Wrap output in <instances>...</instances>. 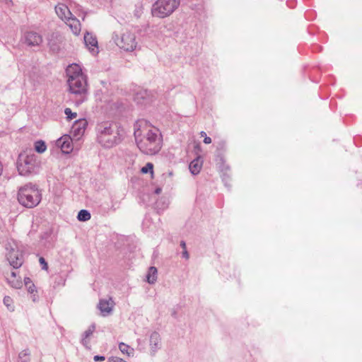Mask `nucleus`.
Masks as SVG:
<instances>
[{"label":"nucleus","instance_id":"obj_19","mask_svg":"<svg viewBox=\"0 0 362 362\" xmlns=\"http://www.w3.org/2000/svg\"><path fill=\"white\" fill-rule=\"evenodd\" d=\"M119 349L128 357L133 356L134 354V349L127 344L121 342L119 344Z\"/></svg>","mask_w":362,"mask_h":362},{"label":"nucleus","instance_id":"obj_27","mask_svg":"<svg viewBox=\"0 0 362 362\" xmlns=\"http://www.w3.org/2000/svg\"><path fill=\"white\" fill-rule=\"evenodd\" d=\"M29 355L30 353L28 350H23L21 352H20L18 357L21 360V362L25 359H27L28 361H29Z\"/></svg>","mask_w":362,"mask_h":362},{"label":"nucleus","instance_id":"obj_38","mask_svg":"<svg viewBox=\"0 0 362 362\" xmlns=\"http://www.w3.org/2000/svg\"><path fill=\"white\" fill-rule=\"evenodd\" d=\"M161 191H162L161 188L158 187V188H156V189H155V193H156V194H159L161 192Z\"/></svg>","mask_w":362,"mask_h":362},{"label":"nucleus","instance_id":"obj_35","mask_svg":"<svg viewBox=\"0 0 362 362\" xmlns=\"http://www.w3.org/2000/svg\"><path fill=\"white\" fill-rule=\"evenodd\" d=\"M24 283H25V286H27L30 285V283H33V282L31 281L30 278L26 277L24 279Z\"/></svg>","mask_w":362,"mask_h":362},{"label":"nucleus","instance_id":"obj_40","mask_svg":"<svg viewBox=\"0 0 362 362\" xmlns=\"http://www.w3.org/2000/svg\"><path fill=\"white\" fill-rule=\"evenodd\" d=\"M20 284H21V283L18 281L16 284L13 285V286L15 287V288H18Z\"/></svg>","mask_w":362,"mask_h":362},{"label":"nucleus","instance_id":"obj_7","mask_svg":"<svg viewBox=\"0 0 362 362\" xmlns=\"http://www.w3.org/2000/svg\"><path fill=\"white\" fill-rule=\"evenodd\" d=\"M38 168L37 157L34 155L21 153L17 161V168L20 175H28L35 173Z\"/></svg>","mask_w":362,"mask_h":362},{"label":"nucleus","instance_id":"obj_44","mask_svg":"<svg viewBox=\"0 0 362 362\" xmlns=\"http://www.w3.org/2000/svg\"><path fill=\"white\" fill-rule=\"evenodd\" d=\"M22 362H28L27 359L23 360Z\"/></svg>","mask_w":362,"mask_h":362},{"label":"nucleus","instance_id":"obj_23","mask_svg":"<svg viewBox=\"0 0 362 362\" xmlns=\"http://www.w3.org/2000/svg\"><path fill=\"white\" fill-rule=\"evenodd\" d=\"M4 304L6 306L7 309L11 311V312H13L14 311V306H13V300L11 297L9 296H5L4 298Z\"/></svg>","mask_w":362,"mask_h":362},{"label":"nucleus","instance_id":"obj_2","mask_svg":"<svg viewBox=\"0 0 362 362\" xmlns=\"http://www.w3.org/2000/svg\"><path fill=\"white\" fill-rule=\"evenodd\" d=\"M69 92L77 99L76 105L83 103L87 99V76L78 64H71L66 69Z\"/></svg>","mask_w":362,"mask_h":362},{"label":"nucleus","instance_id":"obj_11","mask_svg":"<svg viewBox=\"0 0 362 362\" xmlns=\"http://www.w3.org/2000/svg\"><path fill=\"white\" fill-rule=\"evenodd\" d=\"M114 305L115 303L112 298H109L108 299L100 300L98 308L100 310L101 315L105 317L112 313Z\"/></svg>","mask_w":362,"mask_h":362},{"label":"nucleus","instance_id":"obj_5","mask_svg":"<svg viewBox=\"0 0 362 362\" xmlns=\"http://www.w3.org/2000/svg\"><path fill=\"white\" fill-rule=\"evenodd\" d=\"M112 39L117 46L126 52L134 51L138 44L135 34L129 30H125L120 34L115 32Z\"/></svg>","mask_w":362,"mask_h":362},{"label":"nucleus","instance_id":"obj_30","mask_svg":"<svg viewBox=\"0 0 362 362\" xmlns=\"http://www.w3.org/2000/svg\"><path fill=\"white\" fill-rule=\"evenodd\" d=\"M39 261L42 265V268L45 270L47 269V263L46 262L45 259L43 257H40Z\"/></svg>","mask_w":362,"mask_h":362},{"label":"nucleus","instance_id":"obj_39","mask_svg":"<svg viewBox=\"0 0 362 362\" xmlns=\"http://www.w3.org/2000/svg\"><path fill=\"white\" fill-rule=\"evenodd\" d=\"M200 135H201V136H202V137H205V136L206 135V132H205L202 131V132H200Z\"/></svg>","mask_w":362,"mask_h":362},{"label":"nucleus","instance_id":"obj_26","mask_svg":"<svg viewBox=\"0 0 362 362\" xmlns=\"http://www.w3.org/2000/svg\"><path fill=\"white\" fill-rule=\"evenodd\" d=\"M64 114L66 116L67 119L71 120L73 119H75L77 117L76 112H73L71 110L69 107L65 108L64 110Z\"/></svg>","mask_w":362,"mask_h":362},{"label":"nucleus","instance_id":"obj_8","mask_svg":"<svg viewBox=\"0 0 362 362\" xmlns=\"http://www.w3.org/2000/svg\"><path fill=\"white\" fill-rule=\"evenodd\" d=\"M6 258L11 266L19 268L23 264V255L15 243H8L6 247Z\"/></svg>","mask_w":362,"mask_h":362},{"label":"nucleus","instance_id":"obj_22","mask_svg":"<svg viewBox=\"0 0 362 362\" xmlns=\"http://www.w3.org/2000/svg\"><path fill=\"white\" fill-rule=\"evenodd\" d=\"M91 218L90 214L85 209L81 210L77 216V218L80 221H86L90 220Z\"/></svg>","mask_w":362,"mask_h":362},{"label":"nucleus","instance_id":"obj_37","mask_svg":"<svg viewBox=\"0 0 362 362\" xmlns=\"http://www.w3.org/2000/svg\"><path fill=\"white\" fill-rule=\"evenodd\" d=\"M33 301L35 302L37 300V296L35 293H33L31 296Z\"/></svg>","mask_w":362,"mask_h":362},{"label":"nucleus","instance_id":"obj_24","mask_svg":"<svg viewBox=\"0 0 362 362\" xmlns=\"http://www.w3.org/2000/svg\"><path fill=\"white\" fill-rule=\"evenodd\" d=\"M95 330V325L94 324L88 327V328L83 332L82 337L90 338Z\"/></svg>","mask_w":362,"mask_h":362},{"label":"nucleus","instance_id":"obj_4","mask_svg":"<svg viewBox=\"0 0 362 362\" xmlns=\"http://www.w3.org/2000/svg\"><path fill=\"white\" fill-rule=\"evenodd\" d=\"M41 198V193L35 185L28 183L18 189V201L25 207L36 206L40 202Z\"/></svg>","mask_w":362,"mask_h":362},{"label":"nucleus","instance_id":"obj_18","mask_svg":"<svg viewBox=\"0 0 362 362\" xmlns=\"http://www.w3.org/2000/svg\"><path fill=\"white\" fill-rule=\"evenodd\" d=\"M157 269L155 267H151L146 275L147 282L150 284H154L157 280Z\"/></svg>","mask_w":362,"mask_h":362},{"label":"nucleus","instance_id":"obj_17","mask_svg":"<svg viewBox=\"0 0 362 362\" xmlns=\"http://www.w3.org/2000/svg\"><path fill=\"white\" fill-rule=\"evenodd\" d=\"M202 167V161L200 158L194 159L189 164V168L192 174L197 175Z\"/></svg>","mask_w":362,"mask_h":362},{"label":"nucleus","instance_id":"obj_21","mask_svg":"<svg viewBox=\"0 0 362 362\" xmlns=\"http://www.w3.org/2000/svg\"><path fill=\"white\" fill-rule=\"evenodd\" d=\"M35 150L39 153H44L47 149V146L42 140H38L35 142L34 144Z\"/></svg>","mask_w":362,"mask_h":362},{"label":"nucleus","instance_id":"obj_36","mask_svg":"<svg viewBox=\"0 0 362 362\" xmlns=\"http://www.w3.org/2000/svg\"><path fill=\"white\" fill-rule=\"evenodd\" d=\"M180 247L183 249V250L187 249L186 243L184 240L180 242Z\"/></svg>","mask_w":362,"mask_h":362},{"label":"nucleus","instance_id":"obj_32","mask_svg":"<svg viewBox=\"0 0 362 362\" xmlns=\"http://www.w3.org/2000/svg\"><path fill=\"white\" fill-rule=\"evenodd\" d=\"M95 361H105V358L103 356H95L93 358Z\"/></svg>","mask_w":362,"mask_h":362},{"label":"nucleus","instance_id":"obj_12","mask_svg":"<svg viewBox=\"0 0 362 362\" xmlns=\"http://www.w3.org/2000/svg\"><path fill=\"white\" fill-rule=\"evenodd\" d=\"M57 146L63 153H69L73 149L72 139L68 135H64L57 141Z\"/></svg>","mask_w":362,"mask_h":362},{"label":"nucleus","instance_id":"obj_28","mask_svg":"<svg viewBox=\"0 0 362 362\" xmlns=\"http://www.w3.org/2000/svg\"><path fill=\"white\" fill-rule=\"evenodd\" d=\"M81 343L86 349H90L89 338L82 337Z\"/></svg>","mask_w":362,"mask_h":362},{"label":"nucleus","instance_id":"obj_31","mask_svg":"<svg viewBox=\"0 0 362 362\" xmlns=\"http://www.w3.org/2000/svg\"><path fill=\"white\" fill-rule=\"evenodd\" d=\"M109 362H127L119 357H112L109 359Z\"/></svg>","mask_w":362,"mask_h":362},{"label":"nucleus","instance_id":"obj_14","mask_svg":"<svg viewBox=\"0 0 362 362\" xmlns=\"http://www.w3.org/2000/svg\"><path fill=\"white\" fill-rule=\"evenodd\" d=\"M55 11L57 16L63 21H66L72 14L67 6L63 4H59L55 6Z\"/></svg>","mask_w":362,"mask_h":362},{"label":"nucleus","instance_id":"obj_3","mask_svg":"<svg viewBox=\"0 0 362 362\" xmlns=\"http://www.w3.org/2000/svg\"><path fill=\"white\" fill-rule=\"evenodd\" d=\"M95 133L96 141L104 148H112L122 141L117 125L110 122L98 123L95 127Z\"/></svg>","mask_w":362,"mask_h":362},{"label":"nucleus","instance_id":"obj_41","mask_svg":"<svg viewBox=\"0 0 362 362\" xmlns=\"http://www.w3.org/2000/svg\"><path fill=\"white\" fill-rule=\"evenodd\" d=\"M2 170H3L2 165H1V163H0V175L2 173Z\"/></svg>","mask_w":362,"mask_h":362},{"label":"nucleus","instance_id":"obj_34","mask_svg":"<svg viewBox=\"0 0 362 362\" xmlns=\"http://www.w3.org/2000/svg\"><path fill=\"white\" fill-rule=\"evenodd\" d=\"M204 143L206 144H211V139L206 135L204 139Z\"/></svg>","mask_w":362,"mask_h":362},{"label":"nucleus","instance_id":"obj_42","mask_svg":"<svg viewBox=\"0 0 362 362\" xmlns=\"http://www.w3.org/2000/svg\"><path fill=\"white\" fill-rule=\"evenodd\" d=\"M11 276L15 277L16 276V273L14 272H11Z\"/></svg>","mask_w":362,"mask_h":362},{"label":"nucleus","instance_id":"obj_9","mask_svg":"<svg viewBox=\"0 0 362 362\" xmlns=\"http://www.w3.org/2000/svg\"><path fill=\"white\" fill-rule=\"evenodd\" d=\"M23 41L28 46H38L42 42V37L35 31L25 32Z\"/></svg>","mask_w":362,"mask_h":362},{"label":"nucleus","instance_id":"obj_29","mask_svg":"<svg viewBox=\"0 0 362 362\" xmlns=\"http://www.w3.org/2000/svg\"><path fill=\"white\" fill-rule=\"evenodd\" d=\"M26 288H27L28 291L30 294H33L35 292L36 293L35 286L34 284L30 283V284L27 286Z\"/></svg>","mask_w":362,"mask_h":362},{"label":"nucleus","instance_id":"obj_33","mask_svg":"<svg viewBox=\"0 0 362 362\" xmlns=\"http://www.w3.org/2000/svg\"><path fill=\"white\" fill-rule=\"evenodd\" d=\"M182 256L183 258H185L186 259H188L189 258V253H188L187 249L183 250Z\"/></svg>","mask_w":362,"mask_h":362},{"label":"nucleus","instance_id":"obj_13","mask_svg":"<svg viewBox=\"0 0 362 362\" xmlns=\"http://www.w3.org/2000/svg\"><path fill=\"white\" fill-rule=\"evenodd\" d=\"M160 336L158 332H153L150 336V347L153 355H154L156 352L160 349Z\"/></svg>","mask_w":362,"mask_h":362},{"label":"nucleus","instance_id":"obj_6","mask_svg":"<svg viewBox=\"0 0 362 362\" xmlns=\"http://www.w3.org/2000/svg\"><path fill=\"white\" fill-rule=\"evenodd\" d=\"M180 0H158L152 8V14L158 18L170 16L179 6Z\"/></svg>","mask_w":362,"mask_h":362},{"label":"nucleus","instance_id":"obj_10","mask_svg":"<svg viewBox=\"0 0 362 362\" xmlns=\"http://www.w3.org/2000/svg\"><path fill=\"white\" fill-rule=\"evenodd\" d=\"M87 125L88 122L85 119H81L74 122L71 127V133L76 139H78L83 135Z\"/></svg>","mask_w":362,"mask_h":362},{"label":"nucleus","instance_id":"obj_1","mask_svg":"<svg viewBox=\"0 0 362 362\" xmlns=\"http://www.w3.org/2000/svg\"><path fill=\"white\" fill-rule=\"evenodd\" d=\"M134 135L137 147L144 154L156 155L163 147L160 130L146 120H139L134 124Z\"/></svg>","mask_w":362,"mask_h":362},{"label":"nucleus","instance_id":"obj_20","mask_svg":"<svg viewBox=\"0 0 362 362\" xmlns=\"http://www.w3.org/2000/svg\"><path fill=\"white\" fill-rule=\"evenodd\" d=\"M148 97V93L146 90L137 92L134 96V100L137 103H144Z\"/></svg>","mask_w":362,"mask_h":362},{"label":"nucleus","instance_id":"obj_43","mask_svg":"<svg viewBox=\"0 0 362 362\" xmlns=\"http://www.w3.org/2000/svg\"><path fill=\"white\" fill-rule=\"evenodd\" d=\"M5 3L8 4V2H11V0H4Z\"/></svg>","mask_w":362,"mask_h":362},{"label":"nucleus","instance_id":"obj_25","mask_svg":"<svg viewBox=\"0 0 362 362\" xmlns=\"http://www.w3.org/2000/svg\"><path fill=\"white\" fill-rule=\"evenodd\" d=\"M142 173H151V174L153 173V165L151 163H148L145 166H144L141 170Z\"/></svg>","mask_w":362,"mask_h":362},{"label":"nucleus","instance_id":"obj_16","mask_svg":"<svg viewBox=\"0 0 362 362\" xmlns=\"http://www.w3.org/2000/svg\"><path fill=\"white\" fill-rule=\"evenodd\" d=\"M84 42L86 46L94 53L95 48L98 47L96 37L90 33H86L84 35Z\"/></svg>","mask_w":362,"mask_h":362},{"label":"nucleus","instance_id":"obj_15","mask_svg":"<svg viewBox=\"0 0 362 362\" xmlns=\"http://www.w3.org/2000/svg\"><path fill=\"white\" fill-rule=\"evenodd\" d=\"M66 25L70 28L71 31L75 35H78L81 31V23L80 21L73 17L71 16L69 19H67L66 21Z\"/></svg>","mask_w":362,"mask_h":362}]
</instances>
